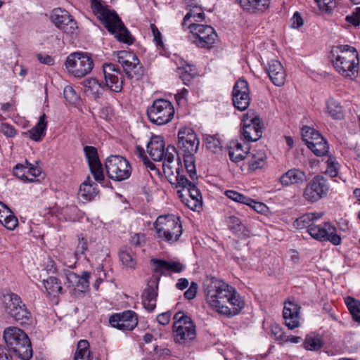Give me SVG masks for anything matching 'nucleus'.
I'll use <instances>...</instances> for the list:
<instances>
[{"mask_svg":"<svg viewBox=\"0 0 360 360\" xmlns=\"http://www.w3.org/2000/svg\"><path fill=\"white\" fill-rule=\"evenodd\" d=\"M62 214L66 221H78L84 217V212L75 205H67L63 207L62 209Z\"/></svg>","mask_w":360,"mask_h":360,"instance_id":"obj_39","label":"nucleus"},{"mask_svg":"<svg viewBox=\"0 0 360 360\" xmlns=\"http://www.w3.org/2000/svg\"><path fill=\"white\" fill-rule=\"evenodd\" d=\"M204 141L206 147L212 152H217L218 149L221 148V142L217 135H207L206 134L204 138Z\"/></svg>","mask_w":360,"mask_h":360,"instance_id":"obj_48","label":"nucleus"},{"mask_svg":"<svg viewBox=\"0 0 360 360\" xmlns=\"http://www.w3.org/2000/svg\"><path fill=\"white\" fill-rule=\"evenodd\" d=\"M194 154L195 153H184L185 167L187 173L193 181L197 179Z\"/></svg>","mask_w":360,"mask_h":360,"instance_id":"obj_43","label":"nucleus"},{"mask_svg":"<svg viewBox=\"0 0 360 360\" xmlns=\"http://www.w3.org/2000/svg\"><path fill=\"white\" fill-rule=\"evenodd\" d=\"M147 150L155 161H162L165 157V141L162 136H153L147 144Z\"/></svg>","mask_w":360,"mask_h":360,"instance_id":"obj_27","label":"nucleus"},{"mask_svg":"<svg viewBox=\"0 0 360 360\" xmlns=\"http://www.w3.org/2000/svg\"><path fill=\"white\" fill-rule=\"evenodd\" d=\"M345 303L353 319L360 323V301L349 296L345 299Z\"/></svg>","mask_w":360,"mask_h":360,"instance_id":"obj_42","label":"nucleus"},{"mask_svg":"<svg viewBox=\"0 0 360 360\" xmlns=\"http://www.w3.org/2000/svg\"><path fill=\"white\" fill-rule=\"evenodd\" d=\"M151 32L153 36V40L158 48H162L164 44L162 39V34L155 24L150 25Z\"/></svg>","mask_w":360,"mask_h":360,"instance_id":"obj_55","label":"nucleus"},{"mask_svg":"<svg viewBox=\"0 0 360 360\" xmlns=\"http://www.w3.org/2000/svg\"><path fill=\"white\" fill-rule=\"evenodd\" d=\"M117 61L122 65L128 78L139 79L143 76V67L134 53L126 51H119Z\"/></svg>","mask_w":360,"mask_h":360,"instance_id":"obj_14","label":"nucleus"},{"mask_svg":"<svg viewBox=\"0 0 360 360\" xmlns=\"http://www.w3.org/2000/svg\"><path fill=\"white\" fill-rule=\"evenodd\" d=\"M91 7L101 22L119 41L127 44L134 43V37L115 11L103 5L100 0H91Z\"/></svg>","mask_w":360,"mask_h":360,"instance_id":"obj_2","label":"nucleus"},{"mask_svg":"<svg viewBox=\"0 0 360 360\" xmlns=\"http://www.w3.org/2000/svg\"><path fill=\"white\" fill-rule=\"evenodd\" d=\"M43 283L49 294L56 295L63 292V287L57 278L50 276L46 280H44Z\"/></svg>","mask_w":360,"mask_h":360,"instance_id":"obj_41","label":"nucleus"},{"mask_svg":"<svg viewBox=\"0 0 360 360\" xmlns=\"http://www.w3.org/2000/svg\"><path fill=\"white\" fill-rule=\"evenodd\" d=\"M109 323L119 330H132L138 324V319L134 311L128 310L112 314L109 319Z\"/></svg>","mask_w":360,"mask_h":360,"instance_id":"obj_22","label":"nucleus"},{"mask_svg":"<svg viewBox=\"0 0 360 360\" xmlns=\"http://www.w3.org/2000/svg\"><path fill=\"white\" fill-rule=\"evenodd\" d=\"M266 70L274 85L281 86L285 84L286 72L280 61L275 59L271 60Z\"/></svg>","mask_w":360,"mask_h":360,"instance_id":"obj_25","label":"nucleus"},{"mask_svg":"<svg viewBox=\"0 0 360 360\" xmlns=\"http://www.w3.org/2000/svg\"><path fill=\"white\" fill-rule=\"evenodd\" d=\"M0 131L9 138H13L16 135V130L14 127L8 123L1 124Z\"/></svg>","mask_w":360,"mask_h":360,"instance_id":"obj_56","label":"nucleus"},{"mask_svg":"<svg viewBox=\"0 0 360 360\" xmlns=\"http://www.w3.org/2000/svg\"><path fill=\"white\" fill-rule=\"evenodd\" d=\"M319 8L326 13H330L335 6L333 0H314Z\"/></svg>","mask_w":360,"mask_h":360,"instance_id":"obj_54","label":"nucleus"},{"mask_svg":"<svg viewBox=\"0 0 360 360\" xmlns=\"http://www.w3.org/2000/svg\"><path fill=\"white\" fill-rule=\"evenodd\" d=\"M345 20L354 27L359 26L360 25V7L356 8L352 14L347 15Z\"/></svg>","mask_w":360,"mask_h":360,"instance_id":"obj_52","label":"nucleus"},{"mask_svg":"<svg viewBox=\"0 0 360 360\" xmlns=\"http://www.w3.org/2000/svg\"><path fill=\"white\" fill-rule=\"evenodd\" d=\"M332 62L335 70L342 77L354 79L358 75L359 54L354 47L339 45L331 50Z\"/></svg>","mask_w":360,"mask_h":360,"instance_id":"obj_3","label":"nucleus"},{"mask_svg":"<svg viewBox=\"0 0 360 360\" xmlns=\"http://www.w3.org/2000/svg\"><path fill=\"white\" fill-rule=\"evenodd\" d=\"M105 169L110 179L122 181L129 178L131 167L127 159L120 155H110L105 161Z\"/></svg>","mask_w":360,"mask_h":360,"instance_id":"obj_12","label":"nucleus"},{"mask_svg":"<svg viewBox=\"0 0 360 360\" xmlns=\"http://www.w3.org/2000/svg\"><path fill=\"white\" fill-rule=\"evenodd\" d=\"M302 135L303 141L305 142V144L308 147V141L313 142L315 143L319 141H322L324 138L321 136V134L315 130L314 128H311L309 127H304L302 129Z\"/></svg>","mask_w":360,"mask_h":360,"instance_id":"obj_40","label":"nucleus"},{"mask_svg":"<svg viewBox=\"0 0 360 360\" xmlns=\"http://www.w3.org/2000/svg\"><path fill=\"white\" fill-rule=\"evenodd\" d=\"M307 176L304 172L299 169H290L283 174L279 178V182L283 186L301 185L307 181Z\"/></svg>","mask_w":360,"mask_h":360,"instance_id":"obj_28","label":"nucleus"},{"mask_svg":"<svg viewBox=\"0 0 360 360\" xmlns=\"http://www.w3.org/2000/svg\"><path fill=\"white\" fill-rule=\"evenodd\" d=\"M308 148L310 149L315 155L323 156L328 153L329 147L326 140L324 139L321 142H316L315 143L308 141Z\"/></svg>","mask_w":360,"mask_h":360,"instance_id":"obj_44","label":"nucleus"},{"mask_svg":"<svg viewBox=\"0 0 360 360\" xmlns=\"http://www.w3.org/2000/svg\"><path fill=\"white\" fill-rule=\"evenodd\" d=\"M203 290L207 304L221 315L234 316L245 307L240 295L221 279L207 277L203 282Z\"/></svg>","mask_w":360,"mask_h":360,"instance_id":"obj_1","label":"nucleus"},{"mask_svg":"<svg viewBox=\"0 0 360 360\" xmlns=\"http://www.w3.org/2000/svg\"><path fill=\"white\" fill-rule=\"evenodd\" d=\"M153 226L159 240L168 243L178 241L183 232L179 217L173 214L159 216Z\"/></svg>","mask_w":360,"mask_h":360,"instance_id":"obj_6","label":"nucleus"},{"mask_svg":"<svg viewBox=\"0 0 360 360\" xmlns=\"http://www.w3.org/2000/svg\"><path fill=\"white\" fill-rule=\"evenodd\" d=\"M148 120L157 125H163L169 122L174 115V108L170 101L165 99H157L147 109Z\"/></svg>","mask_w":360,"mask_h":360,"instance_id":"obj_11","label":"nucleus"},{"mask_svg":"<svg viewBox=\"0 0 360 360\" xmlns=\"http://www.w3.org/2000/svg\"><path fill=\"white\" fill-rule=\"evenodd\" d=\"M177 184L179 186H185V185L190 186L191 191H188L189 193V198L186 202V205L188 208L195 210L198 207L202 205V197L194 181H191L186 177L179 176Z\"/></svg>","mask_w":360,"mask_h":360,"instance_id":"obj_24","label":"nucleus"},{"mask_svg":"<svg viewBox=\"0 0 360 360\" xmlns=\"http://www.w3.org/2000/svg\"><path fill=\"white\" fill-rule=\"evenodd\" d=\"M46 127V115L44 113L39 117L37 124L31 129L25 132L24 134L29 136L32 140L39 141L45 136Z\"/></svg>","mask_w":360,"mask_h":360,"instance_id":"obj_33","label":"nucleus"},{"mask_svg":"<svg viewBox=\"0 0 360 360\" xmlns=\"http://www.w3.org/2000/svg\"><path fill=\"white\" fill-rule=\"evenodd\" d=\"M251 159L249 160V166L252 169H256L262 167V163L266 159V155L263 151H257L255 153H250Z\"/></svg>","mask_w":360,"mask_h":360,"instance_id":"obj_46","label":"nucleus"},{"mask_svg":"<svg viewBox=\"0 0 360 360\" xmlns=\"http://www.w3.org/2000/svg\"><path fill=\"white\" fill-rule=\"evenodd\" d=\"M329 191L327 179L321 175H316L307 184L303 193L304 199L315 202L326 197Z\"/></svg>","mask_w":360,"mask_h":360,"instance_id":"obj_15","label":"nucleus"},{"mask_svg":"<svg viewBox=\"0 0 360 360\" xmlns=\"http://www.w3.org/2000/svg\"><path fill=\"white\" fill-rule=\"evenodd\" d=\"M200 140L194 130L189 127L181 129L178 133V146L184 153H196Z\"/></svg>","mask_w":360,"mask_h":360,"instance_id":"obj_19","label":"nucleus"},{"mask_svg":"<svg viewBox=\"0 0 360 360\" xmlns=\"http://www.w3.org/2000/svg\"><path fill=\"white\" fill-rule=\"evenodd\" d=\"M176 188H179L177 190L176 193L178 195V197L181 199V202L186 204V202L188 199L187 197H188L189 193L188 191H190V186L188 185H185V186H179V185L176 183Z\"/></svg>","mask_w":360,"mask_h":360,"instance_id":"obj_57","label":"nucleus"},{"mask_svg":"<svg viewBox=\"0 0 360 360\" xmlns=\"http://www.w3.org/2000/svg\"><path fill=\"white\" fill-rule=\"evenodd\" d=\"M74 360H98V357L90 351L89 342L86 340H81L77 343Z\"/></svg>","mask_w":360,"mask_h":360,"instance_id":"obj_32","label":"nucleus"},{"mask_svg":"<svg viewBox=\"0 0 360 360\" xmlns=\"http://www.w3.org/2000/svg\"><path fill=\"white\" fill-rule=\"evenodd\" d=\"M291 25L293 28L299 29L304 24V20L298 11H296L290 20Z\"/></svg>","mask_w":360,"mask_h":360,"instance_id":"obj_61","label":"nucleus"},{"mask_svg":"<svg viewBox=\"0 0 360 360\" xmlns=\"http://www.w3.org/2000/svg\"><path fill=\"white\" fill-rule=\"evenodd\" d=\"M229 229L234 233L242 232L245 229V226L242 222V220L236 217L230 216L226 219Z\"/></svg>","mask_w":360,"mask_h":360,"instance_id":"obj_47","label":"nucleus"},{"mask_svg":"<svg viewBox=\"0 0 360 360\" xmlns=\"http://www.w3.org/2000/svg\"><path fill=\"white\" fill-rule=\"evenodd\" d=\"M65 67L70 74L75 77H83L94 68V60L86 53L75 52L70 54L65 61Z\"/></svg>","mask_w":360,"mask_h":360,"instance_id":"obj_10","label":"nucleus"},{"mask_svg":"<svg viewBox=\"0 0 360 360\" xmlns=\"http://www.w3.org/2000/svg\"><path fill=\"white\" fill-rule=\"evenodd\" d=\"M177 72L179 75V77L181 79L183 83L187 86L190 84L191 81L193 79L196 74V72H188L187 68H179L177 69Z\"/></svg>","mask_w":360,"mask_h":360,"instance_id":"obj_50","label":"nucleus"},{"mask_svg":"<svg viewBox=\"0 0 360 360\" xmlns=\"http://www.w3.org/2000/svg\"><path fill=\"white\" fill-rule=\"evenodd\" d=\"M271 334L276 340L284 342L285 335L282 328L278 325H274L271 327Z\"/></svg>","mask_w":360,"mask_h":360,"instance_id":"obj_58","label":"nucleus"},{"mask_svg":"<svg viewBox=\"0 0 360 360\" xmlns=\"http://www.w3.org/2000/svg\"><path fill=\"white\" fill-rule=\"evenodd\" d=\"M249 206L259 213H263L267 209V207L265 205V204L261 202L255 201L252 199V202H250Z\"/></svg>","mask_w":360,"mask_h":360,"instance_id":"obj_64","label":"nucleus"},{"mask_svg":"<svg viewBox=\"0 0 360 360\" xmlns=\"http://www.w3.org/2000/svg\"><path fill=\"white\" fill-rule=\"evenodd\" d=\"M263 124L254 112H248L243 120L241 134L248 141H256L262 136Z\"/></svg>","mask_w":360,"mask_h":360,"instance_id":"obj_16","label":"nucleus"},{"mask_svg":"<svg viewBox=\"0 0 360 360\" xmlns=\"http://www.w3.org/2000/svg\"><path fill=\"white\" fill-rule=\"evenodd\" d=\"M78 245L75 252V255L77 257L79 255H83L88 249L86 240L83 237H79Z\"/></svg>","mask_w":360,"mask_h":360,"instance_id":"obj_59","label":"nucleus"},{"mask_svg":"<svg viewBox=\"0 0 360 360\" xmlns=\"http://www.w3.org/2000/svg\"><path fill=\"white\" fill-rule=\"evenodd\" d=\"M13 174L24 182L39 181L38 177L42 174V169L38 162L32 164L25 160V164H17L13 168Z\"/></svg>","mask_w":360,"mask_h":360,"instance_id":"obj_20","label":"nucleus"},{"mask_svg":"<svg viewBox=\"0 0 360 360\" xmlns=\"http://www.w3.org/2000/svg\"><path fill=\"white\" fill-rule=\"evenodd\" d=\"M198 290V284L195 282H192L190 287L186 292H184V297L187 300H193L195 298Z\"/></svg>","mask_w":360,"mask_h":360,"instance_id":"obj_60","label":"nucleus"},{"mask_svg":"<svg viewBox=\"0 0 360 360\" xmlns=\"http://www.w3.org/2000/svg\"><path fill=\"white\" fill-rule=\"evenodd\" d=\"M323 215V214L321 212L304 214L294 221L293 226L298 229L304 228L309 229V227L313 226V222L320 219Z\"/></svg>","mask_w":360,"mask_h":360,"instance_id":"obj_35","label":"nucleus"},{"mask_svg":"<svg viewBox=\"0 0 360 360\" xmlns=\"http://www.w3.org/2000/svg\"><path fill=\"white\" fill-rule=\"evenodd\" d=\"M66 279L68 283H69V287L75 286L76 283L79 281V276L74 273L73 271H68L65 274Z\"/></svg>","mask_w":360,"mask_h":360,"instance_id":"obj_63","label":"nucleus"},{"mask_svg":"<svg viewBox=\"0 0 360 360\" xmlns=\"http://www.w3.org/2000/svg\"><path fill=\"white\" fill-rule=\"evenodd\" d=\"M181 160L178 156L176 148L169 145L166 148L165 157L163 158L162 169L165 175L172 183L173 179L178 184L179 176L186 177L181 174Z\"/></svg>","mask_w":360,"mask_h":360,"instance_id":"obj_13","label":"nucleus"},{"mask_svg":"<svg viewBox=\"0 0 360 360\" xmlns=\"http://www.w3.org/2000/svg\"><path fill=\"white\" fill-rule=\"evenodd\" d=\"M229 155L233 162H238L246 158L248 152L243 150L241 143L231 142L229 148Z\"/></svg>","mask_w":360,"mask_h":360,"instance_id":"obj_36","label":"nucleus"},{"mask_svg":"<svg viewBox=\"0 0 360 360\" xmlns=\"http://www.w3.org/2000/svg\"><path fill=\"white\" fill-rule=\"evenodd\" d=\"M91 274L89 271H83L79 276V281L76 283L75 286L79 288L82 292H85L89 288V279Z\"/></svg>","mask_w":360,"mask_h":360,"instance_id":"obj_49","label":"nucleus"},{"mask_svg":"<svg viewBox=\"0 0 360 360\" xmlns=\"http://www.w3.org/2000/svg\"><path fill=\"white\" fill-rule=\"evenodd\" d=\"M51 21L64 32L72 34L77 28V22L72 16L65 9L54 8L51 15Z\"/></svg>","mask_w":360,"mask_h":360,"instance_id":"obj_21","label":"nucleus"},{"mask_svg":"<svg viewBox=\"0 0 360 360\" xmlns=\"http://www.w3.org/2000/svg\"><path fill=\"white\" fill-rule=\"evenodd\" d=\"M300 307L292 302H285L283 316L285 326L290 330L299 326Z\"/></svg>","mask_w":360,"mask_h":360,"instance_id":"obj_26","label":"nucleus"},{"mask_svg":"<svg viewBox=\"0 0 360 360\" xmlns=\"http://www.w3.org/2000/svg\"><path fill=\"white\" fill-rule=\"evenodd\" d=\"M171 316L172 313L169 311L160 314L157 316V321L160 325L167 326L170 321Z\"/></svg>","mask_w":360,"mask_h":360,"instance_id":"obj_62","label":"nucleus"},{"mask_svg":"<svg viewBox=\"0 0 360 360\" xmlns=\"http://www.w3.org/2000/svg\"><path fill=\"white\" fill-rule=\"evenodd\" d=\"M307 232L313 238L319 241H329L334 245H340L342 241L340 236L336 233V228L329 222H325L323 226L313 224Z\"/></svg>","mask_w":360,"mask_h":360,"instance_id":"obj_17","label":"nucleus"},{"mask_svg":"<svg viewBox=\"0 0 360 360\" xmlns=\"http://www.w3.org/2000/svg\"><path fill=\"white\" fill-rule=\"evenodd\" d=\"M4 339L9 352L22 360L32 357V348L27 335L20 328L10 326L4 331Z\"/></svg>","mask_w":360,"mask_h":360,"instance_id":"obj_5","label":"nucleus"},{"mask_svg":"<svg viewBox=\"0 0 360 360\" xmlns=\"http://www.w3.org/2000/svg\"><path fill=\"white\" fill-rule=\"evenodd\" d=\"M151 263L154 266V271L160 274H163L165 271L180 273L184 269V265L179 262H167L163 259H152Z\"/></svg>","mask_w":360,"mask_h":360,"instance_id":"obj_30","label":"nucleus"},{"mask_svg":"<svg viewBox=\"0 0 360 360\" xmlns=\"http://www.w3.org/2000/svg\"><path fill=\"white\" fill-rule=\"evenodd\" d=\"M64 98L70 103H75L78 100V96L75 90L70 86H66L63 90Z\"/></svg>","mask_w":360,"mask_h":360,"instance_id":"obj_53","label":"nucleus"},{"mask_svg":"<svg viewBox=\"0 0 360 360\" xmlns=\"http://www.w3.org/2000/svg\"><path fill=\"white\" fill-rule=\"evenodd\" d=\"M327 109L328 113L335 119H341L343 117L342 108L339 103L333 98L327 101Z\"/></svg>","mask_w":360,"mask_h":360,"instance_id":"obj_45","label":"nucleus"},{"mask_svg":"<svg viewBox=\"0 0 360 360\" xmlns=\"http://www.w3.org/2000/svg\"><path fill=\"white\" fill-rule=\"evenodd\" d=\"M303 345L307 350L316 352L325 345V342L319 335H307Z\"/></svg>","mask_w":360,"mask_h":360,"instance_id":"obj_37","label":"nucleus"},{"mask_svg":"<svg viewBox=\"0 0 360 360\" xmlns=\"http://www.w3.org/2000/svg\"><path fill=\"white\" fill-rule=\"evenodd\" d=\"M233 104L240 111L245 110L250 103V90L246 80L240 79L238 80L232 91Z\"/></svg>","mask_w":360,"mask_h":360,"instance_id":"obj_18","label":"nucleus"},{"mask_svg":"<svg viewBox=\"0 0 360 360\" xmlns=\"http://www.w3.org/2000/svg\"><path fill=\"white\" fill-rule=\"evenodd\" d=\"M120 261L128 269H134L136 265V259L131 248H125L120 251Z\"/></svg>","mask_w":360,"mask_h":360,"instance_id":"obj_38","label":"nucleus"},{"mask_svg":"<svg viewBox=\"0 0 360 360\" xmlns=\"http://www.w3.org/2000/svg\"><path fill=\"white\" fill-rule=\"evenodd\" d=\"M240 6L250 13L263 12L269 8L270 0H237Z\"/></svg>","mask_w":360,"mask_h":360,"instance_id":"obj_34","label":"nucleus"},{"mask_svg":"<svg viewBox=\"0 0 360 360\" xmlns=\"http://www.w3.org/2000/svg\"><path fill=\"white\" fill-rule=\"evenodd\" d=\"M188 28L191 35L190 40L196 46L201 49H210L214 47L218 35L215 30L210 25L191 23Z\"/></svg>","mask_w":360,"mask_h":360,"instance_id":"obj_9","label":"nucleus"},{"mask_svg":"<svg viewBox=\"0 0 360 360\" xmlns=\"http://www.w3.org/2000/svg\"><path fill=\"white\" fill-rule=\"evenodd\" d=\"M158 281L148 283L142 294V303L145 309L148 311H153L156 307V298L158 296Z\"/></svg>","mask_w":360,"mask_h":360,"instance_id":"obj_29","label":"nucleus"},{"mask_svg":"<svg viewBox=\"0 0 360 360\" xmlns=\"http://www.w3.org/2000/svg\"><path fill=\"white\" fill-rule=\"evenodd\" d=\"M103 71L105 84L95 78L85 79L84 85L86 91H90L95 98H98L106 89L115 93L122 91L123 81L119 77L121 75L120 68L113 63H105L103 65Z\"/></svg>","mask_w":360,"mask_h":360,"instance_id":"obj_4","label":"nucleus"},{"mask_svg":"<svg viewBox=\"0 0 360 360\" xmlns=\"http://www.w3.org/2000/svg\"><path fill=\"white\" fill-rule=\"evenodd\" d=\"M173 338L174 342L185 345L196 337V326L192 319L184 311H179L174 316Z\"/></svg>","mask_w":360,"mask_h":360,"instance_id":"obj_8","label":"nucleus"},{"mask_svg":"<svg viewBox=\"0 0 360 360\" xmlns=\"http://www.w3.org/2000/svg\"><path fill=\"white\" fill-rule=\"evenodd\" d=\"M2 303L5 311L15 321L22 326L32 324V314L18 295L14 292L4 295Z\"/></svg>","mask_w":360,"mask_h":360,"instance_id":"obj_7","label":"nucleus"},{"mask_svg":"<svg viewBox=\"0 0 360 360\" xmlns=\"http://www.w3.org/2000/svg\"><path fill=\"white\" fill-rule=\"evenodd\" d=\"M0 223L8 230H14L18 221L13 212L6 204L0 201Z\"/></svg>","mask_w":360,"mask_h":360,"instance_id":"obj_31","label":"nucleus"},{"mask_svg":"<svg viewBox=\"0 0 360 360\" xmlns=\"http://www.w3.org/2000/svg\"><path fill=\"white\" fill-rule=\"evenodd\" d=\"M92 184H88L86 181L82 183L80 185L79 189V195L82 196L85 200H91L92 198V193L91 190L92 188Z\"/></svg>","mask_w":360,"mask_h":360,"instance_id":"obj_51","label":"nucleus"},{"mask_svg":"<svg viewBox=\"0 0 360 360\" xmlns=\"http://www.w3.org/2000/svg\"><path fill=\"white\" fill-rule=\"evenodd\" d=\"M84 153L91 174L96 181L101 183L104 180L105 176L97 149L94 146H86L84 148Z\"/></svg>","mask_w":360,"mask_h":360,"instance_id":"obj_23","label":"nucleus"}]
</instances>
